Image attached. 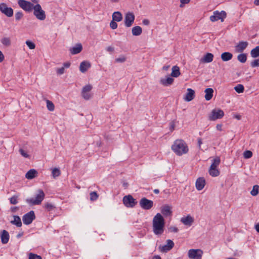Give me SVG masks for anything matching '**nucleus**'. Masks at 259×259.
<instances>
[{"label": "nucleus", "instance_id": "f257e3e1", "mask_svg": "<svg viewBox=\"0 0 259 259\" xmlns=\"http://www.w3.org/2000/svg\"><path fill=\"white\" fill-rule=\"evenodd\" d=\"M153 231L156 235H161L164 232V220L162 215L157 213L153 219Z\"/></svg>", "mask_w": 259, "mask_h": 259}, {"label": "nucleus", "instance_id": "f03ea898", "mask_svg": "<svg viewBox=\"0 0 259 259\" xmlns=\"http://www.w3.org/2000/svg\"><path fill=\"white\" fill-rule=\"evenodd\" d=\"M172 150L178 156H182L188 152L189 148L186 143L182 139H177L171 146Z\"/></svg>", "mask_w": 259, "mask_h": 259}, {"label": "nucleus", "instance_id": "7ed1b4c3", "mask_svg": "<svg viewBox=\"0 0 259 259\" xmlns=\"http://www.w3.org/2000/svg\"><path fill=\"white\" fill-rule=\"evenodd\" d=\"M33 15L39 20L43 21L46 18L45 12L42 9L41 6L37 4L33 7Z\"/></svg>", "mask_w": 259, "mask_h": 259}, {"label": "nucleus", "instance_id": "20e7f679", "mask_svg": "<svg viewBox=\"0 0 259 259\" xmlns=\"http://www.w3.org/2000/svg\"><path fill=\"white\" fill-rule=\"evenodd\" d=\"M45 198V193L41 190H38V193L35 198L27 199L26 202L30 205H38L41 203Z\"/></svg>", "mask_w": 259, "mask_h": 259}, {"label": "nucleus", "instance_id": "39448f33", "mask_svg": "<svg viewBox=\"0 0 259 259\" xmlns=\"http://www.w3.org/2000/svg\"><path fill=\"white\" fill-rule=\"evenodd\" d=\"M224 116V112L221 109H214L212 110L208 116V119L211 121H214L218 119L222 118Z\"/></svg>", "mask_w": 259, "mask_h": 259}, {"label": "nucleus", "instance_id": "423d86ee", "mask_svg": "<svg viewBox=\"0 0 259 259\" xmlns=\"http://www.w3.org/2000/svg\"><path fill=\"white\" fill-rule=\"evenodd\" d=\"M226 17V13L224 11H222L221 12L218 11L213 12V15L210 17V20L212 22H215L221 20L222 22Z\"/></svg>", "mask_w": 259, "mask_h": 259}, {"label": "nucleus", "instance_id": "0eeeda50", "mask_svg": "<svg viewBox=\"0 0 259 259\" xmlns=\"http://www.w3.org/2000/svg\"><path fill=\"white\" fill-rule=\"evenodd\" d=\"M123 203L127 207H134L137 203V201L131 195L125 196L123 198Z\"/></svg>", "mask_w": 259, "mask_h": 259}, {"label": "nucleus", "instance_id": "6e6552de", "mask_svg": "<svg viewBox=\"0 0 259 259\" xmlns=\"http://www.w3.org/2000/svg\"><path fill=\"white\" fill-rule=\"evenodd\" d=\"M18 4L20 8L27 12H31L34 6L33 4L25 0H19Z\"/></svg>", "mask_w": 259, "mask_h": 259}, {"label": "nucleus", "instance_id": "1a4fd4ad", "mask_svg": "<svg viewBox=\"0 0 259 259\" xmlns=\"http://www.w3.org/2000/svg\"><path fill=\"white\" fill-rule=\"evenodd\" d=\"M140 206L141 208L145 210L151 209L153 206V202L145 197L141 199L139 202Z\"/></svg>", "mask_w": 259, "mask_h": 259}, {"label": "nucleus", "instance_id": "9d476101", "mask_svg": "<svg viewBox=\"0 0 259 259\" xmlns=\"http://www.w3.org/2000/svg\"><path fill=\"white\" fill-rule=\"evenodd\" d=\"M202 254V250L199 249H191L188 251V257L191 259H201Z\"/></svg>", "mask_w": 259, "mask_h": 259}, {"label": "nucleus", "instance_id": "9b49d317", "mask_svg": "<svg viewBox=\"0 0 259 259\" xmlns=\"http://www.w3.org/2000/svg\"><path fill=\"white\" fill-rule=\"evenodd\" d=\"M35 219V216L33 210L25 214L22 217L23 223L26 225L30 224Z\"/></svg>", "mask_w": 259, "mask_h": 259}, {"label": "nucleus", "instance_id": "f8f14e48", "mask_svg": "<svg viewBox=\"0 0 259 259\" xmlns=\"http://www.w3.org/2000/svg\"><path fill=\"white\" fill-rule=\"evenodd\" d=\"M0 11L8 17H11L13 15V10L10 7H8L5 3L0 4Z\"/></svg>", "mask_w": 259, "mask_h": 259}, {"label": "nucleus", "instance_id": "ddd939ff", "mask_svg": "<svg viewBox=\"0 0 259 259\" xmlns=\"http://www.w3.org/2000/svg\"><path fill=\"white\" fill-rule=\"evenodd\" d=\"M166 242V244L160 245L158 247L159 251L161 252H167L171 250L174 246L175 244L171 240L168 239Z\"/></svg>", "mask_w": 259, "mask_h": 259}, {"label": "nucleus", "instance_id": "4468645a", "mask_svg": "<svg viewBox=\"0 0 259 259\" xmlns=\"http://www.w3.org/2000/svg\"><path fill=\"white\" fill-rule=\"evenodd\" d=\"M135 17L132 12L127 13L124 17V24L126 27H131L134 22Z\"/></svg>", "mask_w": 259, "mask_h": 259}, {"label": "nucleus", "instance_id": "2eb2a0df", "mask_svg": "<svg viewBox=\"0 0 259 259\" xmlns=\"http://www.w3.org/2000/svg\"><path fill=\"white\" fill-rule=\"evenodd\" d=\"M92 89V86L91 84H87L83 87L81 91V95L83 98L86 100H89L92 95L90 94V91Z\"/></svg>", "mask_w": 259, "mask_h": 259}, {"label": "nucleus", "instance_id": "dca6fc26", "mask_svg": "<svg viewBox=\"0 0 259 259\" xmlns=\"http://www.w3.org/2000/svg\"><path fill=\"white\" fill-rule=\"evenodd\" d=\"M248 43L247 41H240L235 47V51L237 53L243 52L247 47Z\"/></svg>", "mask_w": 259, "mask_h": 259}, {"label": "nucleus", "instance_id": "f3484780", "mask_svg": "<svg viewBox=\"0 0 259 259\" xmlns=\"http://www.w3.org/2000/svg\"><path fill=\"white\" fill-rule=\"evenodd\" d=\"M172 207L168 205H164L161 207V212L164 217H169L172 215Z\"/></svg>", "mask_w": 259, "mask_h": 259}, {"label": "nucleus", "instance_id": "a211bd4d", "mask_svg": "<svg viewBox=\"0 0 259 259\" xmlns=\"http://www.w3.org/2000/svg\"><path fill=\"white\" fill-rule=\"evenodd\" d=\"M205 185V180L202 177L198 178L196 180L195 186L197 190L200 191L203 189Z\"/></svg>", "mask_w": 259, "mask_h": 259}, {"label": "nucleus", "instance_id": "6ab92c4d", "mask_svg": "<svg viewBox=\"0 0 259 259\" xmlns=\"http://www.w3.org/2000/svg\"><path fill=\"white\" fill-rule=\"evenodd\" d=\"M213 59V55L210 53H207L203 58L200 59V62L203 63H210Z\"/></svg>", "mask_w": 259, "mask_h": 259}, {"label": "nucleus", "instance_id": "aec40b11", "mask_svg": "<svg viewBox=\"0 0 259 259\" xmlns=\"http://www.w3.org/2000/svg\"><path fill=\"white\" fill-rule=\"evenodd\" d=\"M195 97V91L191 89H187V93L186 94L184 99L187 102L192 101Z\"/></svg>", "mask_w": 259, "mask_h": 259}, {"label": "nucleus", "instance_id": "412c9836", "mask_svg": "<svg viewBox=\"0 0 259 259\" xmlns=\"http://www.w3.org/2000/svg\"><path fill=\"white\" fill-rule=\"evenodd\" d=\"M0 237L2 243L3 244H6L9 242L10 235L7 231L4 230L2 231Z\"/></svg>", "mask_w": 259, "mask_h": 259}, {"label": "nucleus", "instance_id": "4be33fe9", "mask_svg": "<svg viewBox=\"0 0 259 259\" xmlns=\"http://www.w3.org/2000/svg\"><path fill=\"white\" fill-rule=\"evenodd\" d=\"M181 222L185 225L190 226L194 222V219L190 215H188L181 218Z\"/></svg>", "mask_w": 259, "mask_h": 259}, {"label": "nucleus", "instance_id": "5701e85b", "mask_svg": "<svg viewBox=\"0 0 259 259\" xmlns=\"http://www.w3.org/2000/svg\"><path fill=\"white\" fill-rule=\"evenodd\" d=\"M82 50L81 44H77L74 47L70 49V52L72 55H75L79 53Z\"/></svg>", "mask_w": 259, "mask_h": 259}, {"label": "nucleus", "instance_id": "b1692460", "mask_svg": "<svg viewBox=\"0 0 259 259\" xmlns=\"http://www.w3.org/2000/svg\"><path fill=\"white\" fill-rule=\"evenodd\" d=\"M91 66V65L90 62L88 61H83L82 62L79 66V70L82 73H84L86 72L88 69H89Z\"/></svg>", "mask_w": 259, "mask_h": 259}, {"label": "nucleus", "instance_id": "393cba45", "mask_svg": "<svg viewBox=\"0 0 259 259\" xmlns=\"http://www.w3.org/2000/svg\"><path fill=\"white\" fill-rule=\"evenodd\" d=\"M14 220L11 221L10 223L17 227L22 226V222L20 218L18 215H13Z\"/></svg>", "mask_w": 259, "mask_h": 259}, {"label": "nucleus", "instance_id": "a878e982", "mask_svg": "<svg viewBox=\"0 0 259 259\" xmlns=\"http://www.w3.org/2000/svg\"><path fill=\"white\" fill-rule=\"evenodd\" d=\"M37 172L34 169H30L25 175V177L28 180H31L35 178L37 175Z\"/></svg>", "mask_w": 259, "mask_h": 259}, {"label": "nucleus", "instance_id": "bb28decb", "mask_svg": "<svg viewBox=\"0 0 259 259\" xmlns=\"http://www.w3.org/2000/svg\"><path fill=\"white\" fill-rule=\"evenodd\" d=\"M112 20L116 22H120L122 20V15L121 12L119 11L115 12L113 13Z\"/></svg>", "mask_w": 259, "mask_h": 259}, {"label": "nucleus", "instance_id": "cd10ccee", "mask_svg": "<svg viewBox=\"0 0 259 259\" xmlns=\"http://www.w3.org/2000/svg\"><path fill=\"white\" fill-rule=\"evenodd\" d=\"M174 82V79L170 77H167L166 79L162 78L160 80L161 84L164 86H168L170 85Z\"/></svg>", "mask_w": 259, "mask_h": 259}, {"label": "nucleus", "instance_id": "c85d7f7f", "mask_svg": "<svg viewBox=\"0 0 259 259\" xmlns=\"http://www.w3.org/2000/svg\"><path fill=\"white\" fill-rule=\"evenodd\" d=\"M205 93V99L206 101H209L213 96V90L211 88H207L204 91Z\"/></svg>", "mask_w": 259, "mask_h": 259}, {"label": "nucleus", "instance_id": "c756f323", "mask_svg": "<svg viewBox=\"0 0 259 259\" xmlns=\"http://www.w3.org/2000/svg\"><path fill=\"white\" fill-rule=\"evenodd\" d=\"M172 71L171 73V76L174 77H178L181 74L180 68L178 66L176 65L172 67Z\"/></svg>", "mask_w": 259, "mask_h": 259}, {"label": "nucleus", "instance_id": "7c9ffc66", "mask_svg": "<svg viewBox=\"0 0 259 259\" xmlns=\"http://www.w3.org/2000/svg\"><path fill=\"white\" fill-rule=\"evenodd\" d=\"M132 34L135 36H139L142 32V28L140 26H136L133 27L132 29Z\"/></svg>", "mask_w": 259, "mask_h": 259}, {"label": "nucleus", "instance_id": "2f4dec72", "mask_svg": "<svg viewBox=\"0 0 259 259\" xmlns=\"http://www.w3.org/2000/svg\"><path fill=\"white\" fill-rule=\"evenodd\" d=\"M233 57V55L229 52H224L221 54V59L224 61L230 60Z\"/></svg>", "mask_w": 259, "mask_h": 259}, {"label": "nucleus", "instance_id": "473e14b6", "mask_svg": "<svg viewBox=\"0 0 259 259\" xmlns=\"http://www.w3.org/2000/svg\"><path fill=\"white\" fill-rule=\"evenodd\" d=\"M221 162L220 158L219 156H216L212 160V162L210 166V167L216 168L219 165Z\"/></svg>", "mask_w": 259, "mask_h": 259}, {"label": "nucleus", "instance_id": "72a5a7b5", "mask_svg": "<svg viewBox=\"0 0 259 259\" xmlns=\"http://www.w3.org/2000/svg\"><path fill=\"white\" fill-rule=\"evenodd\" d=\"M250 55L252 58L259 57V46L251 50L250 51Z\"/></svg>", "mask_w": 259, "mask_h": 259}, {"label": "nucleus", "instance_id": "f704fd0d", "mask_svg": "<svg viewBox=\"0 0 259 259\" xmlns=\"http://www.w3.org/2000/svg\"><path fill=\"white\" fill-rule=\"evenodd\" d=\"M209 173L212 177H217L220 175L219 170L216 168L210 167Z\"/></svg>", "mask_w": 259, "mask_h": 259}, {"label": "nucleus", "instance_id": "c9c22d12", "mask_svg": "<svg viewBox=\"0 0 259 259\" xmlns=\"http://www.w3.org/2000/svg\"><path fill=\"white\" fill-rule=\"evenodd\" d=\"M237 60L242 63H244L247 60V55L242 53L238 55Z\"/></svg>", "mask_w": 259, "mask_h": 259}, {"label": "nucleus", "instance_id": "e433bc0d", "mask_svg": "<svg viewBox=\"0 0 259 259\" xmlns=\"http://www.w3.org/2000/svg\"><path fill=\"white\" fill-rule=\"evenodd\" d=\"M259 193V186L257 185L253 186L252 190L250 191V194L253 196H256Z\"/></svg>", "mask_w": 259, "mask_h": 259}, {"label": "nucleus", "instance_id": "4c0bfd02", "mask_svg": "<svg viewBox=\"0 0 259 259\" xmlns=\"http://www.w3.org/2000/svg\"><path fill=\"white\" fill-rule=\"evenodd\" d=\"M52 175L54 178H56L61 175V171L59 168H54L52 169Z\"/></svg>", "mask_w": 259, "mask_h": 259}, {"label": "nucleus", "instance_id": "58836bf2", "mask_svg": "<svg viewBox=\"0 0 259 259\" xmlns=\"http://www.w3.org/2000/svg\"><path fill=\"white\" fill-rule=\"evenodd\" d=\"M234 90L238 93H242L244 92V88L242 84H238L234 87Z\"/></svg>", "mask_w": 259, "mask_h": 259}, {"label": "nucleus", "instance_id": "ea45409f", "mask_svg": "<svg viewBox=\"0 0 259 259\" xmlns=\"http://www.w3.org/2000/svg\"><path fill=\"white\" fill-rule=\"evenodd\" d=\"M46 103L48 109L50 111H54L55 109V106L53 102L49 100H47L46 101Z\"/></svg>", "mask_w": 259, "mask_h": 259}, {"label": "nucleus", "instance_id": "a19ab883", "mask_svg": "<svg viewBox=\"0 0 259 259\" xmlns=\"http://www.w3.org/2000/svg\"><path fill=\"white\" fill-rule=\"evenodd\" d=\"M1 42L5 46H9L11 45V40L9 37L3 38Z\"/></svg>", "mask_w": 259, "mask_h": 259}, {"label": "nucleus", "instance_id": "79ce46f5", "mask_svg": "<svg viewBox=\"0 0 259 259\" xmlns=\"http://www.w3.org/2000/svg\"><path fill=\"white\" fill-rule=\"evenodd\" d=\"M18 196L17 195H14L10 198V203L12 204H16L18 203Z\"/></svg>", "mask_w": 259, "mask_h": 259}, {"label": "nucleus", "instance_id": "37998d69", "mask_svg": "<svg viewBox=\"0 0 259 259\" xmlns=\"http://www.w3.org/2000/svg\"><path fill=\"white\" fill-rule=\"evenodd\" d=\"M90 200L91 201L96 200L99 197V195L96 192H92L90 193Z\"/></svg>", "mask_w": 259, "mask_h": 259}, {"label": "nucleus", "instance_id": "c03bdc74", "mask_svg": "<svg viewBox=\"0 0 259 259\" xmlns=\"http://www.w3.org/2000/svg\"><path fill=\"white\" fill-rule=\"evenodd\" d=\"M45 207L49 211L52 210L55 208L53 204L48 202L45 204Z\"/></svg>", "mask_w": 259, "mask_h": 259}, {"label": "nucleus", "instance_id": "a18cd8bd", "mask_svg": "<svg viewBox=\"0 0 259 259\" xmlns=\"http://www.w3.org/2000/svg\"><path fill=\"white\" fill-rule=\"evenodd\" d=\"M28 256V259H42L41 256L31 252L29 253Z\"/></svg>", "mask_w": 259, "mask_h": 259}, {"label": "nucleus", "instance_id": "49530a36", "mask_svg": "<svg viewBox=\"0 0 259 259\" xmlns=\"http://www.w3.org/2000/svg\"><path fill=\"white\" fill-rule=\"evenodd\" d=\"M252 156V153L251 151L246 150L243 153V156L245 158H249Z\"/></svg>", "mask_w": 259, "mask_h": 259}, {"label": "nucleus", "instance_id": "de8ad7c7", "mask_svg": "<svg viewBox=\"0 0 259 259\" xmlns=\"http://www.w3.org/2000/svg\"><path fill=\"white\" fill-rule=\"evenodd\" d=\"M26 44L29 47V48L31 50L34 49L35 47V44L33 42H32L30 40H27L26 41Z\"/></svg>", "mask_w": 259, "mask_h": 259}, {"label": "nucleus", "instance_id": "09e8293b", "mask_svg": "<svg viewBox=\"0 0 259 259\" xmlns=\"http://www.w3.org/2000/svg\"><path fill=\"white\" fill-rule=\"evenodd\" d=\"M250 65L252 67H259V59H255L251 62Z\"/></svg>", "mask_w": 259, "mask_h": 259}, {"label": "nucleus", "instance_id": "8fccbe9b", "mask_svg": "<svg viewBox=\"0 0 259 259\" xmlns=\"http://www.w3.org/2000/svg\"><path fill=\"white\" fill-rule=\"evenodd\" d=\"M117 24L116 23V21L112 20L110 23V27L112 29H115L117 28Z\"/></svg>", "mask_w": 259, "mask_h": 259}, {"label": "nucleus", "instance_id": "3c124183", "mask_svg": "<svg viewBox=\"0 0 259 259\" xmlns=\"http://www.w3.org/2000/svg\"><path fill=\"white\" fill-rule=\"evenodd\" d=\"M19 152L20 153L21 155L25 158H29V155L27 154V153L23 149H19Z\"/></svg>", "mask_w": 259, "mask_h": 259}, {"label": "nucleus", "instance_id": "603ef678", "mask_svg": "<svg viewBox=\"0 0 259 259\" xmlns=\"http://www.w3.org/2000/svg\"><path fill=\"white\" fill-rule=\"evenodd\" d=\"M23 14L21 12H18L15 14V19L17 21L20 20L23 17Z\"/></svg>", "mask_w": 259, "mask_h": 259}, {"label": "nucleus", "instance_id": "864d4df0", "mask_svg": "<svg viewBox=\"0 0 259 259\" xmlns=\"http://www.w3.org/2000/svg\"><path fill=\"white\" fill-rule=\"evenodd\" d=\"M125 60H126V58L123 56H120L115 59V61L116 62H119V63H123V62H125Z\"/></svg>", "mask_w": 259, "mask_h": 259}, {"label": "nucleus", "instance_id": "5fc2aeb1", "mask_svg": "<svg viewBox=\"0 0 259 259\" xmlns=\"http://www.w3.org/2000/svg\"><path fill=\"white\" fill-rule=\"evenodd\" d=\"M65 68L63 67H62L60 68L56 69L57 73L58 75H62L64 73Z\"/></svg>", "mask_w": 259, "mask_h": 259}, {"label": "nucleus", "instance_id": "6e6d98bb", "mask_svg": "<svg viewBox=\"0 0 259 259\" xmlns=\"http://www.w3.org/2000/svg\"><path fill=\"white\" fill-rule=\"evenodd\" d=\"M190 2V0H180V2H181L180 7H182L183 4H188Z\"/></svg>", "mask_w": 259, "mask_h": 259}, {"label": "nucleus", "instance_id": "4d7b16f0", "mask_svg": "<svg viewBox=\"0 0 259 259\" xmlns=\"http://www.w3.org/2000/svg\"><path fill=\"white\" fill-rule=\"evenodd\" d=\"M5 59V57L2 52L0 51V62H2Z\"/></svg>", "mask_w": 259, "mask_h": 259}, {"label": "nucleus", "instance_id": "13d9d810", "mask_svg": "<svg viewBox=\"0 0 259 259\" xmlns=\"http://www.w3.org/2000/svg\"><path fill=\"white\" fill-rule=\"evenodd\" d=\"M198 141V145L199 149H201V145L202 144V141L201 138H198L197 139Z\"/></svg>", "mask_w": 259, "mask_h": 259}, {"label": "nucleus", "instance_id": "bf43d9fd", "mask_svg": "<svg viewBox=\"0 0 259 259\" xmlns=\"http://www.w3.org/2000/svg\"><path fill=\"white\" fill-rule=\"evenodd\" d=\"M216 128L218 131H222V125L221 124H218L216 126Z\"/></svg>", "mask_w": 259, "mask_h": 259}, {"label": "nucleus", "instance_id": "052dcab7", "mask_svg": "<svg viewBox=\"0 0 259 259\" xmlns=\"http://www.w3.org/2000/svg\"><path fill=\"white\" fill-rule=\"evenodd\" d=\"M170 230L171 232L176 233L178 231V229L177 227H171L170 228Z\"/></svg>", "mask_w": 259, "mask_h": 259}, {"label": "nucleus", "instance_id": "680f3d73", "mask_svg": "<svg viewBox=\"0 0 259 259\" xmlns=\"http://www.w3.org/2000/svg\"><path fill=\"white\" fill-rule=\"evenodd\" d=\"M70 66V63L69 62H65L63 64V67L65 68H69Z\"/></svg>", "mask_w": 259, "mask_h": 259}, {"label": "nucleus", "instance_id": "e2e57ef3", "mask_svg": "<svg viewBox=\"0 0 259 259\" xmlns=\"http://www.w3.org/2000/svg\"><path fill=\"white\" fill-rule=\"evenodd\" d=\"M106 50L108 52H112L114 51V48L113 47L110 46V47H107Z\"/></svg>", "mask_w": 259, "mask_h": 259}, {"label": "nucleus", "instance_id": "0e129e2a", "mask_svg": "<svg viewBox=\"0 0 259 259\" xmlns=\"http://www.w3.org/2000/svg\"><path fill=\"white\" fill-rule=\"evenodd\" d=\"M143 23L144 25H148L149 24V20H148L144 19V20L143 21Z\"/></svg>", "mask_w": 259, "mask_h": 259}, {"label": "nucleus", "instance_id": "69168bd1", "mask_svg": "<svg viewBox=\"0 0 259 259\" xmlns=\"http://www.w3.org/2000/svg\"><path fill=\"white\" fill-rule=\"evenodd\" d=\"M18 209V208L17 207H12L11 208V210L12 212H15Z\"/></svg>", "mask_w": 259, "mask_h": 259}, {"label": "nucleus", "instance_id": "338daca9", "mask_svg": "<svg viewBox=\"0 0 259 259\" xmlns=\"http://www.w3.org/2000/svg\"><path fill=\"white\" fill-rule=\"evenodd\" d=\"M170 66L169 65H165V66H164L163 67H162V69L163 70H165V71H166L169 68Z\"/></svg>", "mask_w": 259, "mask_h": 259}, {"label": "nucleus", "instance_id": "774afa93", "mask_svg": "<svg viewBox=\"0 0 259 259\" xmlns=\"http://www.w3.org/2000/svg\"><path fill=\"white\" fill-rule=\"evenodd\" d=\"M152 259H161V258L159 255H155L152 257Z\"/></svg>", "mask_w": 259, "mask_h": 259}]
</instances>
